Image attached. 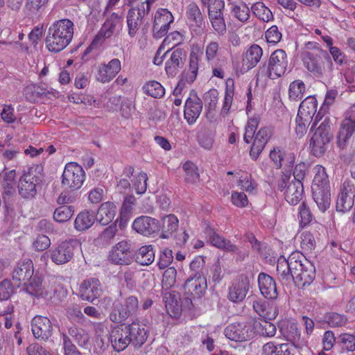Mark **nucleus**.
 <instances>
[{"mask_svg":"<svg viewBox=\"0 0 355 355\" xmlns=\"http://www.w3.org/2000/svg\"><path fill=\"white\" fill-rule=\"evenodd\" d=\"M159 221L153 218L141 216L137 218L133 223L132 228L138 233L144 236H149L158 231Z\"/></svg>","mask_w":355,"mask_h":355,"instance_id":"25","label":"nucleus"},{"mask_svg":"<svg viewBox=\"0 0 355 355\" xmlns=\"http://www.w3.org/2000/svg\"><path fill=\"white\" fill-rule=\"evenodd\" d=\"M85 178V173L82 166L75 162H69L64 167L62 184L71 190H77L83 185Z\"/></svg>","mask_w":355,"mask_h":355,"instance_id":"9","label":"nucleus"},{"mask_svg":"<svg viewBox=\"0 0 355 355\" xmlns=\"http://www.w3.org/2000/svg\"><path fill=\"white\" fill-rule=\"evenodd\" d=\"M186 57V51L182 49H177L173 51L165 63V71L167 75L175 76L179 69L183 67Z\"/></svg>","mask_w":355,"mask_h":355,"instance_id":"28","label":"nucleus"},{"mask_svg":"<svg viewBox=\"0 0 355 355\" xmlns=\"http://www.w3.org/2000/svg\"><path fill=\"white\" fill-rule=\"evenodd\" d=\"M207 288L206 278L201 273H195L193 277L187 279L184 289L187 294L200 297Z\"/></svg>","mask_w":355,"mask_h":355,"instance_id":"23","label":"nucleus"},{"mask_svg":"<svg viewBox=\"0 0 355 355\" xmlns=\"http://www.w3.org/2000/svg\"><path fill=\"white\" fill-rule=\"evenodd\" d=\"M188 19L200 28L204 24L202 14L199 7L195 3L189 4L186 12Z\"/></svg>","mask_w":355,"mask_h":355,"instance_id":"46","label":"nucleus"},{"mask_svg":"<svg viewBox=\"0 0 355 355\" xmlns=\"http://www.w3.org/2000/svg\"><path fill=\"white\" fill-rule=\"evenodd\" d=\"M325 320L331 327H343L347 321L346 316L337 313H327L325 316Z\"/></svg>","mask_w":355,"mask_h":355,"instance_id":"58","label":"nucleus"},{"mask_svg":"<svg viewBox=\"0 0 355 355\" xmlns=\"http://www.w3.org/2000/svg\"><path fill=\"white\" fill-rule=\"evenodd\" d=\"M73 35V23L68 19L58 20L49 29L46 46L51 52H60L69 45Z\"/></svg>","mask_w":355,"mask_h":355,"instance_id":"2","label":"nucleus"},{"mask_svg":"<svg viewBox=\"0 0 355 355\" xmlns=\"http://www.w3.org/2000/svg\"><path fill=\"white\" fill-rule=\"evenodd\" d=\"M120 23V17L116 13H112L103 24L98 34L96 36L95 40L100 39L110 38L114 33L116 26Z\"/></svg>","mask_w":355,"mask_h":355,"instance_id":"35","label":"nucleus"},{"mask_svg":"<svg viewBox=\"0 0 355 355\" xmlns=\"http://www.w3.org/2000/svg\"><path fill=\"white\" fill-rule=\"evenodd\" d=\"M121 62L117 58L111 60L107 64L102 63L98 66L96 79L101 83L110 82L120 71Z\"/></svg>","mask_w":355,"mask_h":355,"instance_id":"22","label":"nucleus"},{"mask_svg":"<svg viewBox=\"0 0 355 355\" xmlns=\"http://www.w3.org/2000/svg\"><path fill=\"white\" fill-rule=\"evenodd\" d=\"M272 136L271 130L266 127L261 128L255 135L250 151V156L257 160Z\"/></svg>","mask_w":355,"mask_h":355,"instance_id":"24","label":"nucleus"},{"mask_svg":"<svg viewBox=\"0 0 355 355\" xmlns=\"http://www.w3.org/2000/svg\"><path fill=\"white\" fill-rule=\"evenodd\" d=\"M183 170L185 172V181L188 183H194L199 179V173L198 172V168L191 162H187L182 166Z\"/></svg>","mask_w":355,"mask_h":355,"instance_id":"56","label":"nucleus"},{"mask_svg":"<svg viewBox=\"0 0 355 355\" xmlns=\"http://www.w3.org/2000/svg\"><path fill=\"white\" fill-rule=\"evenodd\" d=\"M117 324L111 328L109 334V340L116 352H121L125 349L130 343H128V330L125 327V322L116 323Z\"/></svg>","mask_w":355,"mask_h":355,"instance_id":"14","label":"nucleus"},{"mask_svg":"<svg viewBox=\"0 0 355 355\" xmlns=\"http://www.w3.org/2000/svg\"><path fill=\"white\" fill-rule=\"evenodd\" d=\"M317 110V101L313 96L306 97L300 105L297 114L307 120L313 121Z\"/></svg>","mask_w":355,"mask_h":355,"instance_id":"39","label":"nucleus"},{"mask_svg":"<svg viewBox=\"0 0 355 355\" xmlns=\"http://www.w3.org/2000/svg\"><path fill=\"white\" fill-rule=\"evenodd\" d=\"M224 334L231 340L241 342L253 338L254 331L251 322H241L229 324Z\"/></svg>","mask_w":355,"mask_h":355,"instance_id":"10","label":"nucleus"},{"mask_svg":"<svg viewBox=\"0 0 355 355\" xmlns=\"http://www.w3.org/2000/svg\"><path fill=\"white\" fill-rule=\"evenodd\" d=\"M284 338L289 341L295 348H300L303 342L301 340L300 331L297 324L295 322H288L286 327L282 330Z\"/></svg>","mask_w":355,"mask_h":355,"instance_id":"37","label":"nucleus"},{"mask_svg":"<svg viewBox=\"0 0 355 355\" xmlns=\"http://www.w3.org/2000/svg\"><path fill=\"white\" fill-rule=\"evenodd\" d=\"M259 290L263 296L269 300H275L278 296L277 285L275 279L265 272L258 276Z\"/></svg>","mask_w":355,"mask_h":355,"instance_id":"29","label":"nucleus"},{"mask_svg":"<svg viewBox=\"0 0 355 355\" xmlns=\"http://www.w3.org/2000/svg\"><path fill=\"white\" fill-rule=\"evenodd\" d=\"M128 330V343L135 349H139L146 342L149 331L145 324L138 320H133L131 323H125Z\"/></svg>","mask_w":355,"mask_h":355,"instance_id":"12","label":"nucleus"},{"mask_svg":"<svg viewBox=\"0 0 355 355\" xmlns=\"http://www.w3.org/2000/svg\"><path fill=\"white\" fill-rule=\"evenodd\" d=\"M31 325L33 336L38 340L47 341L53 335V324L47 317L36 315L32 319Z\"/></svg>","mask_w":355,"mask_h":355,"instance_id":"13","label":"nucleus"},{"mask_svg":"<svg viewBox=\"0 0 355 355\" xmlns=\"http://www.w3.org/2000/svg\"><path fill=\"white\" fill-rule=\"evenodd\" d=\"M288 58L286 52L282 49H277L272 53L268 64H264L259 68V73L274 79L284 74L288 67Z\"/></svg>","mask_w":355,"mask_h":355,"instance_id":"6","label":"nucleus"},{"mask_svg":"<svg viewBox=\"0 0 355 355\" xmlns=\"http://www.w3.org/2000/svg\"><path fill=\"white\" fill-rule=\"evenodd\" d=\"M305 85L303 81L297 80L292 82L289 87L288 96L291 100L296 101L303 97Z\"/></svg>","mask_w":355,"mask_h":355,"instance_id":"54","label":"nucleus"},{"mask_svg":"<svg viewBox=\"0 0 355 355\" xmlns=\"http://www.w3.org/2000/svg\"><path fill=\"white\" fill-rule=\"evenodd\" d=\"M355 185L349 180L341 184L336 201V210L340 212L349 211L354 204Z\"/></svg>","mask_w":355,"mask_h":355,"instance_id":"11","label":"nucleus"},{"mask_svg":"<svg viewBox=\"0 0 355 355\" xmlns=\"http://www.w3.org/2000/svg\"><path fill=\"white\" fill-rule=\"evenodd\" d=\"M231 16L241 23H247L250 17L251 8L246 2H231L228 4Z\"/></svg>","mask_w":355,"mask_h":355,"instance_id":"30","label":"nucleus"},{"mask_svg":"<svg viewBox=\"0 0 355 355\" xmlns=\"http://www.w3.org/2000/svg\"><path fill=\"white\" fill-rule=\"evenodd\" d=\"M147 174L144 172L139 173L133 183V187L138 194H143L147 189Z\"/></svg>","mask_w":355,"mask_h":355,"instance_id":"63","label":"nucleus"},{"mask_svg":"<svg viewBox=\"0 0 355 355\" xmlns=\"http://www.w3.org/2000/svg\"><path fill=\"white\" fill-rule=\"evenodd\" d=\"M336 345L340 348V353L354 352L355 350V336L349 334H342L337 338Z\"/></svg>","mask_w":355,"mask_h":355,"instance_id":"44","label":"nucleus"},{"mask_svg":"<svg viewBox=\"0 0 355 355\" xmlns=\"http://www.w3.org/2000/svg\"><path fill=\"white\" fill-rule=\"evenodd\" d=\"M209 19L214 30L220 36H223L227 33V27L225 21L223 12L208 15Z\"/></svg>","mask_w":355,"mask_h":355,"instance_id":"43","label":"nucleus"},{"mask_svg":"<svg viewBox=\"0 0 355 355\" xmlns=\"http://www.w3.org/2000/svg\"><path fill=\"white\" fill-rule=\"evenodd\" d=\"M177 271L174 267L167 268L163 275L162 286L166 288H171L176 281Z\"/></svg>","mask_w":355,"mask_h":355,"instance_id":"61","label":"nucleus"},{"mask_svg":"<svg viewBox=\"0 0 355 355\" xmlns=\"http://www.w3.org/2000/svg\"><path fill=\"white\" fill-rule=\"evenodd\" d=\"M251 10L256 17L263 21L268 22L273 18L270 10L262 2L253 3L251 6Z\"/></svg>","mask_w":355,"mask_h":355,"instance_id":"45","label":"nucleus"},{"mask_svg":"<svg viewBox=\"0 0 355 355\" xmlns=\"http://www.w3.org/2000/svg\"><path fill=\"white\" fill-rule=\"evenodd\" d=\"M250 288V279L246 275H240L229 287L228 299L233 302L243 301Z\"/></svg>","mask_w":355,"mask_h":355,"instance_id":"17","label":"nucleus"},{"mask_svg":"<svg viewBox=\"0 0 355 355\" xmlns=\"http://www.w3.org/2000/svg\"><path fill=\"white\" fill-rule=\"evenodd\" d=\"M312 137L330 141L332 138V134L331 132L330 120L329 119H325L321 123L319 127L316 128Z\"/></svg>","mask_w":355,"mask_h":355,"instance_id":"49","label":"nucleus"},{"mask_svg":"<svg viewBox=\"0 0 355 355\" xmlns=\"http://www.w3.org/2000/svg\"><path fill=\"white\" fill-rule=\"evenodd\" d=\"M203 98L205 103V106L208 107V110H214L216 107L218 92L215 89H209L204 94Z\"/></svg>","mask_w":355,"mask_h":355,"instance_id":"64","label":"nucleus"},{"mask_svg":"<svg viewBox=\"0 0 355 355\" xmlns=\"http://www.w3.org/2000/svg\"><path fill=\"white\" fill-rule=\"evenodd\" d=\"M143 89L146 94L155 98H162L165 94L164 87L155 80L149 81L146 83Z\"/></svg>","mask_w":355,"mask_h":355,"instance_id":"47","label":"nucleus"},{"mask_svg":"<svg viewBox=\"0 0 355 355\" xmlns=\"http://www.w3.org/2000/svg\"><path fill=\"white\" fill-rule=\"evenodd\" d=\"M296 257L291 265L293 273V282L298 287L309 285L315 277V268L302 253L295 252Z\"/></svg>","mask_w":355,"mask_h":355,"instance_id":"5","label":"nucleus"},{"mask_svg":"<svg viewBox=\"0 0 355 355\" xmlns=\"http://www.w3.org/2000/svg\"><path fill=\"white\" fill-rule=\"evenodd\" d=\"M202 110V102L195 90H191L184 105V118L189 124L194 123Z\"/></svg>","mask_w":355,"mask_h":355,"instance_id":"19","label":"nucleus"},{"mask_svg":"<svg viewBox=\"0 0 355 355\" xmlns=\"http://www.w3.org/2000/svg\"><path fill=\"white\" fill-rule=\"evenodd\" d=\"M61 337L63 341V349L64 355H82L77 347L65 333H62Z\"/></svg>","mask_w":355,"mask_h":355,"instance_id":"60","label":"nucleus"},{"mask_svg":"<svg viewBox=\"0 0 355 355\" xmlns=\"http://www.w3.org/2000/svg\"><path fill=\"white\" fill-rule=\"evenodd\" d=\"M302 61L306 69L316 78L329 80L334 64L327 51L317 49L314 52H303Z\"/></svg>","mask_w":355,"mask_h":355,"instance_id":"1","label":"nucleus"},{"mask_svg":"<svg viewBox=\"0 0 355 355\" xmlns=\"http://www.w3.org/2000/svg\"><path fill=\"white\" fill-rule=\"evenodd\" d=\"M179 220L174 214H168L162 218L160 237L168 239L178 228Z\"/></svg>","mask_w":355,"mask_h":355,"instance_id":"38","label":"nucleus"},{"mask_svg":"<svg viewBox=\"0 0 355 355\" xmlns=\"http://www.w3.org/2000/svg\"><path fill=\"white\" fill-rule=\"evenodd\" d=\"M15 175L16 173L15 170L6 172L4 175L2 187L3 189V198L5 201L8 200L9 198L12 196L15 193V189L14 187Z\"/></svg>","mask_w":355,"mask_h":355,"instance_id":"41","label":"nucleus"},{"mask_svg":"<svg viewBox=\"0 0 355 355\" xmlns=\"http://www.w3.org/2000/svg\"><path fill=\"white\" fill-rule=\"evenodd\" d=\"M96 220V217L94 211L84 210L76 216L74 221V227L78 231H85L89 229Z\"/></svg>","mask_w":355,"mask_h":355,"instance_id":"36","label":"nucleus"},{"mask_svg":"<svg viewBox=\"0 0 355 355\" xmlns=\"http://www.w3.org/2000/svg\"><path fill=\"white\" fill-rule=\"evenodd\" d=\"M74 212L73 207L70 205H63L55 209L53 214V219L58 223L68 221Z\"/></svg>","mask_w":355,"mask_h":355,"instance_id":"51","label":"nucleus"},{"mask_svg":"<svg viewBox=\"0 0 355 355\" xmlns=\"http://www.w3.org/2000/svg\"><path fill=\"white\" fill-rule=\"evenodd\" d=\"M173 21V17L167 9L157 10L153 25V37L159 39L166 35Z\"/></svg>","mask_w":355,"mask_h":355,"instance_id":"16","label":"nucleus"},{"mask_svg":"<svg viewBox=\"0 0 355 355\" xmlns=\"http://www.w3.org/2000/svg\"><path fill=\"white\" fill-rule=\"evenodd\" d=\"M24 286L26 292L33 296L42 297L46 300H51L53 298L51 294L42 285V277L38 273H35L34 276L31 277L30 281L27 284H24Z\"/></svg>","mask_w":355,"mask_h":355,"instance_id":"27","label":"nucleus"},{"mask_svg":"<svg viewBox=\"0 0 355 355\" xmlns=\"http://www.w3.org/2000/svg\"><path fill=\"white\" fill-rule=\"evenodd\" d=\"M49 0H27L26 9L29 15H37L43 12Z\"/></svg>","mask_w":355,"mask_h":355,"instance_id":"53","label":"nucleus"},{"mask_svg":"<svg viewBox=\"0 0 355 355\" xmlns=\"http://www.w3.org/2000/svg\"><path fill=\"white\" fill-rule=\"evenodd\" d=\"M79 296L83 300L94 303L100 297L103 290L99 280L96 278H89L84 280L79 287Z\"/></svg>","mask_w":355,"mask_h":355,"instance_id":"18","label":"nucleus"},{"mask_svg":"<svg viewBox=\"0 0 355 355\" xmlns=\"http://www.w3.org/2000/svg\"><path fill=\"white\" fill-rule=\"evenodd\" d=\"M155 259V252L152 245L141 246L136 253V261L143 266L151 264Z\"/></svg>","mask_w":355,"mask_h":355,"instance_id":"42","label":"nucleus"},{"mask_svg":"<svg viewBox=\"0 0 355 355\" xmlns=\"http://www.w3.org/2000/svg\"><path fill=\"white\" fill-rule=\"evenodd\" d=\"M80 247L76 239H69L59 243L55 248L49 251L53 263L62 265L70 261L73 257L75 251Z\"/></svg>","mask_w":355,"mask_h":355,"instance_id":"8","label":"nucleus"},{"mask_svg":"<svg viewBox=\"0 0 355 355\" xmlns=\"http://www.w3.org/2000/svg\"><path fill=\"white\" fill-rule=\"evenodd\" d=\"M304 193L302 182L291 181L286 190L285 199L293 205H295L302 200Z\"/></svg>","mask_w":355,"mask_h":355,"instance_id":"34","label":"nucleus"},{"mask_svg":"<svg viewBox=\"0 0 355 355\" xmlns=\"http://www.w3.org/2000/svg\"><path fill=\"white\" fill-rule=\"evenodd\" d=\"M34 275L33 263L30 259L18 262L12 272V279L17 285H24L30 281Z\"/></svg>","mask_w":355,"mask_h":355,"instance_id":"20","label":"nucleus"},{"mask_svg":"<svg viewBox=\"0 0 355 355\" xmlns=\"http://www.w3.org/2000/svg\"><path fill=\"white\" fill-rule=\"evenodd\" d=\"M139 309V300L137 297H127L123 303L115 302L113 304L109 318L114 323L125 322L129 317L137 313Z\"/></svg>","mask_w":355,"mask_h":355,"instance_id":"7","label":"nucleus"},{"mask_svg":"<svg viewBox=\"0 0 355 355\" xmlns=\"http://www.w3.org/2000/svg\"><path fill=\"white\" fill-rule=\"evenodd\" d=\"M262 55V49L258 44H252L245 53L243 61L246 62L248 68H253L258 64Z\"/></svg>","mask_w":355,"mask_h":355,"instance_id":"40","label":"nucleus"},{"mask_svg":"<svg viewBox=\"0 0 355 355\" xmlns=\"http://www.w3.org/2000/svg\"><path fill=\"white\" fill-rule=\"evenodd\" d=\"M202 3L207 7L208 15L223 12L225 2L223 0H201Z\"/></svg>","mask_w":355,"mask_h":355,"instance_id":"59","label":"nucleus"},{"mask_svg":"<svg viewBox=\"0 0 355 355\" xmlns=\"http://www.w3.org/2000/svg\"><path fill=\"white\" fill-rule=\"evenodd\" d=\"M206 234L209 236L210 243L214 246L225 251H236L237 250L236 245L232 244L230 240L216 233L211 227L207 229Z\"/></svg>","mask_w":355,"mask_h":355,"instance_id":"33","label":"nucleus"},{"mask_svg":"<svg viewBox=\"0 0 355 355\" xmlns=\"http://www.w3.org/2000/svg\"><path fill=\"white\" fill-rule=\"evenodd\" d=\"M43 179L42 165H34L24 170L17 185L19 196L25 199L34 198L37 194V187L42 182Z\"/></svg>","mask_w":355,"mask_h":355,"instance_id":"4","label":"nucleus"},{"mask_svg":"<svg viewBox=\"0 0 355 355\" xmlns=\"http://www.w3.org/2000/svg\"><path fill=\"white\" fill-rule=\"evenodd\" d=\"M337 96H338V91L336 89H330L327 92V94L325 95V98L324 101V104L315 117L314 122L310 129L311 131L313 130L314 128L316 125L317 122L321 119L322 111L325 108H328V107L329 105H332L334 103V102L335 101V99L337 97Z\"/></svg>","mask_w":355,"mask_h":355,"instance_id":"52","label":"nucleus"},{"mask_svg":"<svg viewBox=\"0 0 355 355\" xmlns=\"http://www.w3.org/2000/svg\"><path fill=\"white\" fill-rule=\"evenodd\" d=\"M116 214V207L112 202L103 203L98 209L96 220L102 225H107L112 221Z\"/></svg>","mask_w":355,"mask_h":355,"instance_id":"32","label":"nucleus"},{"mask_svg":"<svg viewBox=\"0 0 355 355\" xmlns=\"http://www.w3.org/2000/svg\"><path fill=\"white\" fill-rule=\"evenodd\" d=\"M329 141H324L322 139L311 137L310 141V148L313 155L315 157H322L326 151V145Z\"/></svg>","mask_w":355,"mask_h":355,"instance_id":"57","label":"nucleus"},{"mask_svg":"<svg viewBox=\"0 0 355 355\" xmlns=\"http://www.w3.org/2000/svg\"><path fill=\"white\" fill-rule=\"evenodd\" d=\"M145 10L144 3H141L137 8H132L129 10L127 15V24L128 35L132 37L137 33L142 20L146 15H148Z\"/></svg>","mask_w":355,"mask_h":355,"instance_id":"21","label":"nucleus"},{"mask_svg":"<svg viewBox=\"0 0 355 355\" xmlns=\"http://www.w3.org/2000/svg\"><path fill=\"white\" fill-rule=\"evenodd\" d=\"M234 96V80L229 78L226 81L225 96L221 110V115H226L231 107Z\"/></svg>","mask_w":355,"mask_h":355,"instance_id":"48","label":"nucleus"},{"mask_svg":"<svg viewBox=\"0 0 355 355\" xmlns=\"http://www.w3.org/2000/svg\"><path fill=\"white\" fill-rule=\"evenodd\" d=\"M355 132V121L345 119L342 121L337 135V144L340 149H344L351 143Z\"/></svg>","mask_w":355,"mask_h":355,"instance_id":"26","label":"nucleus"},{"mask_svg":"<svg viewBox=\"0 0 355 355\" xmlns=\"http://www.w3.org/2000/svg\"><path fill=\"white\" fill-rule=\"evenodd\" d=\"M315 176L311 186L313 198L318 207L324 212L331 205V189L329 177L324 167L317 165L313 168Z\"/></svg>","mask_w":355,"mask_h":355,"instance_id":"3","label":"nucleus"},{"mask_svg":"<svg viewBox=\"0 0 355 355\" xmlns=\"http://www.w3.org/2000/svg\"><path fill=\"white\" fill-rule=\"evenodd\" d=\"M252 326L254 329L258 328L259 334L263 336L272 337L276 334L275 325L266 320H261L260 322L254 321Z\"/></svg>","mask_w":355,"mask_h":355,"instance_id":"50","label":"nucleus"},{"mask_svg":"<svg viewBox=\"0 0 355 355\" xmlns=\"http://www.w3.org/2000/svg\"><path fill=\"white\" fill-rule=\"evenodd\" d=\"M296 348L291 343L275 345L270 342L263 346L264 355H294Z\"/></svg>","mask_w":355,"mask_h":355,"instance_id":"31","label":"nucleus"},{"mask_svg":"<svg viewBox=\"0 0 355 355\" xmlns=\"http://www.w3.org/2000/svg\"><path fill=\"white\" fill-rule=\"evenodd\" d=\"M198 70V59L196 54H191L189 69L185 72V81L192 83L196 78Z\"/></svg>","mask_w":355,"mask_h":355,"instance_id":"55","label":"nucleus"},{"mask_svg":"<svg viewBox=\"0 0 355 355\" xmlns=\"http://www.w3.org/2000/svg\"><path fill=\"white\" fill-rule=\"evenodd\" d=\"M129 242L122 241L116 244L110 252V261L118 265H128L132 261V252Z\"/></svg>","mask_w":355,"mask_h":355,"instance_id":"15","label":"nucleus"},{"mask_svg":"<svg viewBox=\"0 0 355 355\" xmlns=\"http://www.w3.org/2000/svg\"><path fill=\"white\" fill-rule=\"evenodd\" d=\"M341 157L344 163L355 165V141H352L349 146L342 149Z\"/></svg>","mask_w":355,"mask_h":355,"instance_id":"62","label":"nucleus"}]
</instances>
